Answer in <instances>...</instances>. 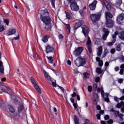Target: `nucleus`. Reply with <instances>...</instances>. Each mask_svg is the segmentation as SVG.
I'll return each mask as SVG.
<instances>
[{"mask_svg":"<svg viewBox=\"0 0 124 124\" xmlns=\"http://www.w3.org/2000/svg\"><path fill=\"white\" fill-rule=\"evenodd\" d=\"M93 99L94 101H95V102H96V104L97 105V102H98V101L99 100L98 94H97L96 93H94L93 94Z\"/></svg>","mask_w":124,"mask_h":124,"instance_id":"18","label":"nucleus"},{"mask_svg":"<svg viewBox=\"0 0 124 124\" xmlns=\"http://www.w3.org/2000/svg\"><path fill=\"white\" fill-rule=\"evenodd\" d=\"M100 43V40L99 39H97L96 42H95V44L98 45Z\"/></svg>","mask_w":124,"mask_h":124,"instance_id":"49","label":"nucleus"},{"mask_svg":"<svg viewBox=\"0 0 124 124\" xmlns=\"http://www.w3.org/2000/svg\"><path fill=\"white\" fill-rule=\"evenodd\" d=\"M7 109H9V111L11 113H15V108H13V107H12V106L8 105L7 106Z\"/></svg>","mask_w":124,"mask_h":124,"instance_id":"22","label":"nucleus"},{"mask_svg":"<svg viewBox=\"0 0 124 124\" xmlns=\"http://www.w3.org/2000/svg\"><path fill=\"white\" fill-rule=\"evenodd\" d=\"M16 33V30L15 29H12L8 31V32L6 33V35L7 36H9L10 35H12Z\"/></svg>","mask_w":124,"mask_h":124,"instance_id":"17","label":"nucleus"},{"mask_svg":"<svg viewBox=\"0 0 124 124\" xmlns=\"http://www.w3.org/2000/svg\"><path fill=\"white\" fill-rule=\"evenodd\" d=\"M13 7H14V8H15L16 9H18V7L17 6V5L16 4V3L15 2L14 3Z\"/></svg>","mask_w":124,"mask_h":124,"instance_id":"55","label":"nucleus"},{"mask_svg":"<svg viewBox=\"0 0 124 124\" xmlns=\"http://www.w3.org/2000/svg\"><path fill=\"white\" fill-rule=\"evenodd\" d=\"M120 61L124 62V56L122 55L120 58H119Z\"/></svg>","mask_w":124,"mask_h":124,"instance_id":"46","label":"nucleus"},{"mask_svg":"<svg viewBox=\"0 0 124 124\" xmlns=\"http://www.w3.org/2000/svg\"><path fill=\"white\" fill-rule=\"evenodd\" d=\"M122 49L121 48V45H118L116 46V50L120 52V51H121Z\"/></svg>","mask_w":124,"mask_h":124,"instance_id":"43","label":"nucleus"},{"mask_svg":"<svg viewBox=\"0 0 124 124\" xmlns=\"http://www.w3.org/2000/svg\"><path fill=\"white\" fill-rule=\"evenodd\" d=\"M100 80V78H99V77H97V78H95V82H96L97 83H98V82H99Z\"/></svg>","mask_w":124,"mask_h":124,"instance_id":"57","label":"nucleus"},{"mask_svg":"<svg viewBox=\"0 0 124 124\" xmlns=\"http://www.w3.org/2000/svg\"><path fill=\"white\" fill-rule=\"evenodd\" d=\"M103 3L106 6L107 9H108V10H110V9H111V5H110L109 3L107 1H104Z\"/></svg>","mask_w":124,"mask_h":124,"instance_id":"23","label":"nucleus"},{"mask_svg":"<svg viewBox=\"0 0 124 124\" xmlns=\"http://www.w3.org/2000/svg\"><path fill=\"white\" fill-rule=\"evenodd\" d=\"M75 62H86V59L81 57H78L76 60Z\"/></svg>","mask_w":124,"mask_h":124,"instance_id":"19","label":"nucleus"},{"mask_svg":"<svg viewBox=\"0 0 124 124\" xmlns=\"http://www.w3.org/2000/svg\"><path fill=\"white\" fill-rule=\"evenodd\" d=\"M1 24V20L0 19V32L4 31V27L3 25H0Z\"/></svg>","mask_w":124,"mask_h":124,"instance_id":"36","label":"nucleus"},{"mask_svg":"<svg viewBox=\"0 0 124 124\" xmlns=\"http://www.w3.org/2000/svg\"><path fill=\"white\" fill-rule=\"evenodd\" d=\"M115 52H116V50L114 48H112L110 50V53L111 54H115Z\"/></svg>","mask_w":124,"mask_h":124,"instance_id":"51","label":"nucleus"},{"mask_svg":"<svg viewBox=\"0 0 124 124\" xmlns=\"http://www.w3.org/2000/svg\"><path fill=\"white\" fill-rule=\"evenodd\" d=\"M58 37H59V39H62L63 38V36L62 34H60L58 36Z\"/></svg>","mask_w":124,"mask_h":124,"instance_id":"61","label":"nucleus"},{"mask_svg":"<svg viewBox=\"0 0 124 124\" xmlns=\"http://www.w3.org/2000/svg\"><path fill=\"white\" fill-rule=\"evenodd\" d=\"M101 94L102 96L104 97L105 101L106 102H109V100L108 97L109 96V94L108 93H106L104 94V91L103 90V87L102 86L101 87Z\"/></svg>","mask_w":124,"mask_h":124,"instance_id":"6","label":"nucleus"},{"mask_svg":"<svg viewBox=\"0 0 124 124\" xmlns=\"http://www.w3.org/2000/svg\"><path fill=\"white\" fill-rule=\"evenodd\" d=\"M4 22L5 23H6V25H7V26H8V25H9V19H4Z\"/></svg>","mask_w":124,"mask_h":124,"instance_id":"42","label":"nucleus"},{"mask_svg":"<svg viewBox=\"0 0 124 124\" xmlns=\"http://www.w3.org/2000/svg\"><path fill=\"white\" fill-rule=\"evenodd\" d=\"M31 82L32 85H34V84H36V82L35 81V80L34 79L33 77H31Z\"/></svg>","mask_w":124,"mask_h":124,"instance_id":"38","label":"nucleus"},{"mask_svg":"<svg viewBox=\"0 0 124 124\" xmlns=\"http://www.w3.org/2000/svg\"><path fill=\"white\" fill-rule=\"evenodd\" d=\"M118 117L119 118H120V121H124V118H123L124 117V114H122V113H119L118 114Z\"/></svg>","mask_w":124,"mask_h":124,"instance_id":"39","label":"nucleus"},{"mask_svg":"<svg viewBox=\"0 0 124 124\" xmlns=\"http://www.w3.org/2000/svg\"><path fill=\"white\" fill-rule=\"evenodd\" d=\"M55 0H51V3L52 7L55 8Z\"/></svg>","mask_w":124,"mask_h":124,"instance_id":"47","label":"nucleus"},{"mask_svg":"<svg viewBox=\"0 0 124 124\" xmlns=\"http://www.w3.org/2000/svg\"><path fill=\"white\" fill-rule=\"evenodd\" d=\"M76 65L78 66V67H79V66H83V65H85L86 64L85 62H77L75 63Z\"/></svg>","mask_w":124,"mask_h":124,"instance_id":"33","label":"nucleus"},{"mask_svg":"<svg viewBox=\"0 0 124 124\" xmlns=\"http://www.w3.org/2000/svg\"><path fill=\"white\" fill-rule=\"evenodd\" d=\"M119 35V37L121 38L122 40H124V32H121L120 33H119V32H118V34Z\"/></svg>","mask_w":124,"mask_h":124,"instance_id":"28","label":"nucleus"},{"mask_svg":"<svg viewBox=\"0 0 124 124\" xmlns=\"http://www.w3.org/2000/svg\"><path fill=\"white\" fill-rule=\"evenodd\" d=\"M103 31L105 33L103 35V39L104 40H106V39H107L108 34H109V31H108V29L104 28L103 29Z\"/></svg>","mask_w":124,"mask_h":124,"instance_id":"11","label":"nucleus"},{"mask_svg":"<svg viewBox=\"0 0 124 124\" xmlns=\"http://www.w3.org/2000/svg\"><path fill=\"white\" fill-rule=\"evenodd\" d=\"M118 83L120 84H122L123 82H124V78H120L118 80Z\"/></svg>","mask_w":124,"mask_h":124,"instance_id":"50","label":"nucleus"},{"mask_svg":"<svg viewBox=\"0 0 124 124\" xmlns=\"http://www.w3.org/2000/svg\"><path fill=\"white\" fill-rule=\"evenodd\" d=\"M105 16L107 20V22L106 25L108 28H112L113 26H114V22H113V20H112V18L113 17V16L110 13L106 12Z\"/></svg>","mask_w":124,"mask_h":124,"instance_id":"3","label":"nucleus"},{"mask_svg":"<svg viewBox=\"0 0 124 124\" xmlns=\"http://www.w3.org/2000/svg\"><path fill=\"white\" fill-rule=\"evenodd\" d=\"M47 60L49 62H53V57H47Z\"/></svg>","mask_w":124,"mask_h":124,"instance_id":"41","label":"nucleus"},{"mask_svg":"<svg viewBox=\"0 0 124 124\" xmlns=\"http://www.w3.org/2000/svg\"><path fill=\"white\" fill-rule=\"evenodd\" d=\"M79 13H80L81 16H83V15H84V10L79 11Z\"/></svg>","mask_w":124,"mask_h":124,"instance_id":"56","label":"nucleus"},{"mask_svg":"<svg viewBox=\"0 0 124 124\" xmlns=\"http://www.w3.org/2000/svg\"><path fill=\"white\" fill-rule=\"evenodd\" d=\"M103 49H102V46H100L97 48V56H101L102 54Z\"/></svg>","mask_w":124,"mask_h":124,"instance_id":"20","label":"nucleus"},{"mask_svg":"<svg viewBox=\"0 0 124 124\" xmlns=\"http://www.w3.org/2000/svg\"><path fill=\"white\" fill-rule=\"evenodd\" d=\"M84 78L85 79H89L90 78V73H84L83 74Z\"/></svg>","mask_w":124,"mask_h":124,"instance_id":"35","label":"nucleus"},{"mask_svg":"<svg viewBox=\"0 0 124 124\" xmlns=\"http://www.w3.org/2000/svg\"><path fill=\"white\" fill-rule=\"evenodd\" d=\"M43 72L45 75V77L46 78V80L48 81V82L51 83V82H53V79H52V78H51V77H50V76L48 75V74L47 73L46 71H45V70H43Z\"/></svg>","mask_w":124,"mask_h":124,"instance_id":"9","label":"nucleus"},{"mask_svg":"<svg viewBox=\"0 0 124 124\" xmlns=\"http://www.w3.org/2000/svg\"><path fill=\"white\" fill-rule=\"evenodd\" d=\"M66 28L67 29V31H68V33H70V25L69 24H66Z\"/></svg>","mask_w":124,"mask_h":124,"instance_id":"37","label":"nucleus"},{"mask_svg":"<svg viewBox=\"0 0 124 124\" xmlns=\"http://www.w3.org/2000/svg\"><path fill=\"white\" fill-rule=\"evenodd\" d=\"M33 86L36 91H37V92L39 94H41L42 92L41 91V89H40V88H39L38 85H37L36 83H35V84H33Z\"/></svg>","mask_w":124,"mask_h":124,"instance_id":"15","label":"nucleus"},{"mask_svg":"<svg viewBox=\"0 0 124 124\" xmlns=\"http://www.w3.org/2000/svg\"><path fill=\"white\" fill-rule=\"evenodd\" d=\"M100 17H101V13H98L96 14H92L90 15V18L93 23H95V22L98 21Z\"/></svg>","mask_w":124,"mask_h":124,"instance_id":"4","label":"nucleus"},{"mask_svg":"<svg viewBox=\"0 0 124 124\" xmlns=\"http://www.w3.org/2000/svg\"><path fill=\"white\" fill-rule=\"evenodd\" d=\"M124 19V13H122L118 16V17L117 18V21L118 24H121L120 22L121 21H123Z\"/></svg>","mask_w":124,"mask_h":124,"instance_id":"13","label":"nucleus"},{"mask_svg":"<svg viewBox=\"0 0 124 124\" xmlns=\"http://www.w3.org/2000/svg\"><path fill=\"white\" fill-rule=\"evenodd\" d=\"M70 7L73 11H78L79 10V6L76 3L71 4Z\"/></svg>","mask_w":124,"mask_h":124,"instance_id":"8","label":"nucleus"},{"mask_svg":"<svg viewBox=\"0 0 124 124\" xmlns=\"http://www.w3.org/2000/svg\"><path fill=\"white\" fill-rule=\"evenodd\" d=\"M1 91L2 92L7 93V92H9V91H10V89L8 86H3L1 87Z\"/></svg>","mask_w":124,"mask_h":124,"instance_id":"25","label":"nucleus"},{"mask_svg":"<svg viewBox=\"0 0 124 124\" xmlns=\"http://www.w3.org/2000/svg\"><path fill=\"white\" fill-rule=\"evenodd\" d=\"M41 21L43 22V27L46 31L51 30V17L47 10L42 11Z\"/></svg>","mask_w":124,"mask_h":124,"instance_id":"1","label":"nucleus"},{"mask_svg":"<svg viewBox=\"0 0 124 124\" xmlns=\"http://www.w3.org/2000/svg\"><path fill=\"white\" fill-rule=\"evenodd\" d=\"M49 38V37L48 36H45L42 38V41L43 42H44V43H46V42H48V39Z\"/></svg>","mask_w":124,"mask_h":124,"instance_id":"32","label":"nucleus"},{"mask_svg":"<svg viewBox=\"0 0 124 124\" xmlns=\"http://www.w3.org/2000/svg\"><path fill=\"white\" fill-rule=\"evenodd\" d=\"M46 51L47 54L48 53L53 52H54V48L50 46H47L46 47Z\"/></svg>","mask_w":124,"mask_h":124,"instance_id":"14","label":"nucleus"},{"mask_svg":"<svg viewBox=\"0 0 124 124\" xmlns=\"http://www.w3.org/2000/svg\"><path fill=\"white\" fill-rule=\"evenodd\" d=\"M0 75H4V67L2 62H0Z\"/></svg>","mask_w":124,"mask_h":124,"instance_id":"16","label":"nucleus"},{"mask_svg":"<svg viewBox=\"0 0 124 124\" xmlns=\"http://www.w3.org/2000/svg\"><path fill=\"white\" fill-rule=\"evenodd\" d=\"M23 109L24 106H23V105H19L18 108V112H19V113H21V112H22V111H23Z\"/></svg>","mask_w":124,"mask_h":124,"instance_id":"29","label":"nucleus"},{"mask_svg":"<svg viewBox=\"0 0 124 124\" xmlns=\"http://www.w3.org/2000/svg\"><path fill=\"white\" fill-rule=\"evenodd\" d=\"M58 87H59V88H60V89H61V91H62V92H63V93H64V89L63 88V87H62L59 85H58Z\"/></svg>","mask_w":124,"mask_h":124,"instance_id":"59","label":"nucleus"},{"mask_svg":"<svg viewBox=\"0 0 124 124\" xmlns=\"http://www.w3.org/2000/svg\"><path fill=\"white\" fill-rule=\"evenodd\" d=\"M83 50L84 48L82 46L75 47V50L73 51V54L75 55L76 57H78L82 54Z\"/></svg>","mask_w":124,"mask_h":124,"instance_id":"5","label":"nucleus"},{"mask_svg":"<svg viewBox=\"0 0 124 124\" xmlns=\"http://www.w3.org/2000/svg\"><path fill=\"white\" fill-rule=\"evenodd\" d=\"M96 117H97V120H100V114H98L96 115Z\"/></svg>","mask_w":124,"mask_h":124,"instance_id":"62","label":"nucleus"},{"mask_svg":"<svg viewBox=\"0 0 124 124\" xmlns=\"http://www.w3.org/2000/svg\"><path fill=\"white\" fill-rule=\"evenodd\" d=\"M97 84H94L93 86V90L94 91H97L98 93H100L101 92V88H97Z\"/></svg>","mask_w":124,"mask_h":124,"instance_id":"24","label":"nucleus"},{"mask_svg":"<svg viewBox=\"0 0 124 124\" xmlns=\"http://www.w3.org/2000/svg\"><path fill=\"white\" fill-rule=\"evenodd\" d=\"M84 24V22H83L82 20L79 21L78 23H76L75 26H74V30H76L78 28H80L82 25Z\"/></svg>","mask_w":124,"mask_h":124,"instance_id":"12","label":"nucleus"},{"mask_svg":"<svg viewBox=\"0 0 124 124\" xmlns=\"http://www.w3.org/2000/svg\"><path fill=\"white\" fill-rule=\"evenodd\" d=\"M14 39L15 40H18V39H19V33H17V36L16 37H14Z\"/></svg>","mask_w":124,"mask_h":124,"instance_id":"54","label":"nucleus"},{"mask_svg":"<svg viewBox=\"0 0 124 124\" xmlns=\"http://www.w3.org/2000/svg\"><path fill=\"white\" fill-rule=\"evenodd\" d=\"M122 4V0H118L116 2V5L117 6H120Z\"/></svg>","mask_w":124,"mask_h":124,"instance_id":"40","label":"nucleus"},{"mask_svg":"<svg viewBox=\"0 0 124 124\" xmlns=\"http://www.w3.org/2000/svg\"><path fill=\"white\" fill-rule=\"evenodd\" d=\"M124 106V102L123 101L121 102L120 103H118L117 105V108H121L122 106Z\"/></svg>","mask_w":124,"mask_h":124,"instance_id":"31","label":"nucleus"},{"mask_svg":"<svg viewBox=\"0 0 124 124\" xmlns=\"http://www.w3.org/2000/svg\"><path fill=\"white\" fill-rule=\"evenodd\" d=\"M119 67L118 66H116L114 68V70L115 71H119Z\"/></svg>","mask_w":124,"mask_h":124,"instance_id":"63","label":"nucleus"},{"mask_svg":"<svg viewBox=\"0 0 124 124\" xmlns=\"http://www.w3.org/2000/svg\"><path fill=\"white\" fill-rule=\"evenodd\" d=\"M114 99L115 101H117V102H118L119 99H120V98L115 96V97H114Z\"/></svg>","mask_w":124,"mask_h":124,"instance_id":"58","label":"nucleus"},{"mask_svg":"<svg viewBox=\"0 0 124 124\" xmlns=\"http://www.w3.org/2000/svg\"><path fill=\"white\" fill-rule=\"evenodd\" d=\"M103 72V70L101 69V68L99 67H97L96 69V72L98 73V74H101L102 72Z\"/></svg>","mask_w":124,"mask_h":124,"instance_id":"34","label":"nucleus"},{"mask_svg":"<svg viewBox=\"0 0 124 124\" xmlns=\"http://www.w3.org/2000/svg\"><path fill=\"white\" fill-rule=\"evenodd\" d=\"M65 14L66 15V19H68V20H70L72 19V16H71V15H70V13L67 11H65Z\"/></svg>","mask_w":124,"mask_h":124,"instance_id":"26","label":"nucleus"},{"mask_svg":"<svg viewBox=\"0 0 124 124\" xmlns=\"http://www.w3.org/2000/svg\"><path fill=\"white\" fill-rule=\"evenodd\" d=\"M76 0H67V1L69 3L72 4V3H75V1Z\"/></svg>","mask_w":124,"mask_h":124,"instance_id":"44","label":"nucleus"},{"mask_svg":"<svg viewBox=\"0 0 124 124\" xmlns=\"http://www.w3.org/2000/svg\"><path fill=\"white\" fill-rule=\"evenodd\" d=\"M82 30V32L85 37H87V45L88 49V51L90 55L93 54V49H92V41H91V38L89 37V28L86 25H83L81 27Z\"/></svg>","mask_w":124,"mask_h":124,"instance_id":"2","label":"nucleus"},{"mask_svg":"<svg viewBox=\"0 0 124 124\" xmlns=\"http://www.w3.org/2000/svg\"><path fill=\"white\" fill-rule=\"evenodd\" d=\"M96 3H97V1L94 0L91 4H89V7L90 10H95V7H96Z\"/></svg>","mask_w":124,"mask_h":124,"instance_id":"10","label":"nucleus"},{"mask_svg":"<svg viewBox=\"0 0 124 124\" xmlns=\"http://www.w3.org/2000/svg\"><path fill=\"white\" fill-rule=\"evenodd\" d=\"M88 91L90 93L92 92V91H93V87H92L91 86H89L88 87Z\"/></svg>","mask_w":124,"mask_h":124,"instance_id":"45","label":"nucleus"},{"mask_svg":"<svg viewBox=\"0 0 124 124\" xmlns=\"http://www.w3.org/2000/svg\"><path fill=\"white\" fill-rule=\"evenodd\" d=\"M109 115H106V116L104 117V119H105V120L106 121H107V120H109Z\"/></svg>","mask_w":124,"mask_h":124,"instance_id":"53","label":"nucleus"},{"mask_svg":"<svg viewBox=\"0 0 124 124\" xmlns=\"http://www.w3.org/2000/svg\"><path fill=\"white\" fill-rule=\"evenodd\" d=\"M74 122L75 124H79V117L76 115L74 116Z\"/></svg>","mask_w":124,"mask_h":124,"instance_id":"30","label":"nucleus"},{"mask_svg":"<svg viewBox=\"0 0 124 124\" xmlns=\"http://www.w3.org/2000/svg\"><path fill=\"white\" fill-rule=\"evenodd\" d=\"M110 111L112 112V113H113L114 117H118L119 114H120V111H116L114 110V108H111Z\"/></svg>","mask_w":124,"mask_h":124,"instance_id":"21","label":"nucleus"},{"mask_svg":"<svg viewBox=\"0 0 124 124\" xmlns=\"http://www.w3.org/2000/svg\"><path fill=\"white\" fill-rule=\"evenodd\" d=\"M116 35H118V31H116L114 32V34L112 35V40L113 42H110L107 43V45L108 46H112L115 43V41H116Z\"/></svg>","mask_w":124,"mask_h":124,"instance_id":"7","label":"nucleus"},{"mask_svg":"<svg viewBox=\"0 0 124 124\" xmlns=\"http://www.w3.org/2000/svg\"><path fill=\"white\" fill-rule=\"evenodd\" d=\"M124 70H121L120 69V71L119 72V74L121 75H124Z\"/></svg>","mask_w":124,"mask_h":124,"instance_id":"60","label":"nucleus"},{"mask_svg":"<svg viewBox=\"0 0 124 124\" xmlns=\"http://www.w3.org/2000/svg\"><path fill=\"white\" fill-rule=\"evenodd\" d=\"M51 84H52L53 87H57V83H56L55 82L52 81Z\"/></svg>","mask_w":124,"mask_h":124,"instance_id":"52","label":"nucleus"},{"mask_svg":"<svg viewBox=\"0 0 124 124\" xmlns=\"http://www.w3.org/2000/svg\"><path fill=\"white\" fill-rule=\"evenodd\" d=\"M96 60L97 62H103L100 60V58L99 57H96Z\"/></svg>","mask_w":124,"mask_h":124,"instance_id":"48","label":"nucleus"},{"mask_svg":"<svg viewBox=\"0 0 124 124\" xmlns=\"http://www.w3.org/2000/svg\"><path fill=\"white\" fill-rule=\"evenodd\" d=\"M113 123V120H109L108 121V124H111Z\"/></svg>","mask_w":124,"mask_h":124,"instance_id":"64","label":"nucleus"},{"mask_svg":"<svg viewBox=\"0 0 124 124\" xmlns=\"http://www.w3.org/2000/svg\"><path fill=\"white\" fill-rule=\"evenodd\" d=\"M108 54V49H107V47L104 48V53L102 55V58H105L106 55Z\"/></svg>","mask_w":124,"mask_h":124,"instance_id":"27","label":"nucleus"}]
</instances>
